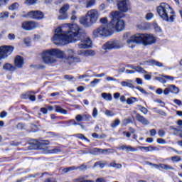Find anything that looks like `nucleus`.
I'll return each instance as SVG.
<instances>
[{"mask_svg":"<svg viewBox=\"0 0 182 182\" xmlns=\"http://www.w3.org/2000/svg\"><path fill=\"white\" fill-rule=\"evenodd\" d=\"M154 16V15L153 14V13H148L146 14L145 18L146 19V21H150V19H151V18H153Z\"/></svg>","mask_w":182,"mask_h":182,"instance_id":"obj_53","label":"nucleus"},{"mask_svg":"<svg viewBox=\"0 0 182 182\" xmlns=\"http://www.w3.org/2000/svg\"><path fill=\"white\" fill-rule=\"evenodd\" d=\"M136 119L137 122L144 124V126H147V124H150V121L146 119V117L141 116L140 114H136Z\"/></svg>","mask_w":182,"mask_h":182,"instance_id":"obj_21","label":"nucleus"},{"mask_svg":"<svg viewBox=\"0 0 182 182\" xmlns=\"http://www.w3.org/2000/svg\"><path fill=\"white\" fill-rule=\"evenodd\" d=\"M101 96L105 100H108L109 102H112V100H113V97L110 93L103 92L101 94Z\"/></svg>","mask_w":182,"mask_h":182,"instance_id":"obj_26","label":"nucleus"},{"mask_svg":"<svg viewBox=\"0 0 182 182\" xmlns=\"http://www.w3.org/2000/svg\"><path fill=\"white\" fill-rule=\"evenodd\" d=\"M128 68H130V69H133V70H134L135 72H138L139 73H147V72H146L144 69H143V68L140 66H134L133 65H128Z\"/></svg>","mask_w":182,"mask_h":182,"instance_id":"obj_25","label":"nucleus"},{"mask_svg":"<svg viewBox=\"0 0 182 182\" xmlns=\"http://www.w3.org/2000/svg\"><path fill=\"white\" fill-rule=\"evenodd\" d=\"M38 26L39 24L35 21H24L21 25L24 31H33V29H36Z\"/></svg>","mask_w":182,"mask_h":182,"instance_id":"obj_11","label":"nucleus"},{"mask_svg":"<svg viewBox=\"0 0 182 182\" xmlns=\"http://www.w3.org/2000/svg\"><path fill=\"white\" fill-rule=\"evenodd\" d=\"M75 120L77 122H83V117L80 114H77L76 117H75Z\"/></svg>","mask_w":182,"mask_h":182,"instance_id":"obj_57","label":"nucleus"},{"mask_svg":"<svg viewBox=\"0 0 182 182\" xmlns=\"http://www.w3.org/2000/svg\"><path fill=\"white\" fill-rule=\"evenodd\" d=\"M119 124H120V119H115V120L111 124V127H112V128L117 127V126H119Z\"/></svg>","mask_w":182,"mask_h":182,"instance_id":"obj_46","label":"nucleus"},{"mask_svg":"<svg viewBox=\"0 0 182 182\" xmlns=\"http://www.w3.org/2000/svg\"><path fill=\"white\" fill-rule=\"evenodd\" d=\"M157 12L162 19L167 18L168 12H171V7L168 4L161 3V5L157 7Z\"/></svg>","mask_w":182,"mask_h":182,"instance_id":"obj_8","label":"nucleus"},{"mask_svg":"<svg viewBox=\"0 0 182 182\" xmlns=\"http://www.w3.org/2000/svg\"><path fill=\"white\" fill-rule=\"evenodd\" d=\"M37 0H26L24 1V4L26 5H35V4H36Z\"/></svg>","mask_w":182,"mask_h":182,"instance_id":"obj_45","label":"nucleus"},{"mask_svg":"<svg viewBox=\"0 0 182 182\" xmlns=\"http://www.w3.org/2000/svg\"><path fill=\"white\" fill-rule=\"evenodd\" d=\"M137 102V98L134 97H129L127 100V105H133V103H136Z\"/></svg>","mask_w":182,"mask_h":182,"instance_id":"obj_33","label":"nucleus"},{"mask_svg":"<svg viewBox=\"0 0 182 182\" xmlns=\"http://www.w3.org/2000/svg\"><path fill=\"white\" fill-rule=\"evenodd\" d=\"M118 9L121 12H127L129 10V4L126 0H122L118 3Z\"/></svg>","mask_w":182,"mask_h":182,"instance_id":"obj_15","label":"nucleus"},{"mask_svg":"<svg viewBox=\"0 0 182 182\" xmlns=\"http://www.w3.org/2000/svg\"><path fill=\"white\" fill-rule=\"evenodd\" d=\"M155 79L156 80H159V82H161V83H167V81H166L164 78L161 77H156Z\"/></svg>","mask_w":182,"mask_h":182,"instance_id":"obj_56","label":"nucleus"},{"mask_svg":"<svg viewBox=\"0 0 182 182\" xmlns=\"http://www.w3.org/2000/svg\"><path fill=\"white\" fill-rule=\"evenodd\" d=\"M138 108L139 109L140 112L143 113L144 114H147L149 113V109H147L144 107H141V105H138Z\"/></svg>","mask_w":182,"mask_h":182,"instance_id":"obj_39","label":"nucleus"},{"mask_svg":"<svg viewBox=\"0 0 182 182\" xmlns=\"http://www.w3.org/2000/svg\"><path fill=\"white\" fill-rule=\"evenodd\" d=\"M138 29L140 31H144L147 29V23H141L137 26Z\"/></svg>","mask_w":182,"mask_h":182,"instance_id":"obj_34","label":"nucleus"},{"mask_svg":"<svg viewBox=\"0 0 182 182\" xmlns=\"http://www.w3.org/2000/svg\"><path fill=\"white\" fill-rule=\"evenodd\" d=\"M14 52V46H0V60L6 59L8 56L12 55Z\"/></svg>","mask_w":182,"mask_h":182,"instance_id":"obj_9","label":"nucleus"},{"mask_svg":"<svg viewBox=\"0 0 182 182\" xmlns=\"http://www.w3.org/2000/svg\"><path fill=\"white\" fill-rule=\"evenodd\" d=\"M80 23L85 26V28H89L94 25L92 22L89 19V17L86 16L80 18Z\"/></svg>","mask_w":182,"mask_h":182,"instance_id":"obj_19","label":"nucleus"},{"mask_svg":"<svg viewBox=\"0 0 182 182\" xmlns=\"http://www.w3.org/2000/svg\"><path fill=\"white\" fill-rule=\"evenodd\" d=\"M19 8V4L18 3H14L9 7V11H15L16 9H18Z\"/></svg>","mask_w":182,"mask_h":182,"instance_id":"obj_35","label":"nucleus"},{"mask_svg":"<svg viewBox=\"0 0 182 182\" xmlns=\"http://www.w3.org/2000/svg\"><path fill=\"white\" fill-rule=\"evenodd\" d=\"M100 79L95 78L92 81L90 82V85L92 87H95L100 82Z\"/></svg>","mask_w":182,"mask_h":182,"instance_id":"obj_44","label":"nucleus"},{"mask_svg":"<svg viewBox=\"0 0 182 182\" xmlns=\"http://www.w3.org/2000/svg\"><path fill=\"white\" fill-rule=\"evenodd\" d=\"M136 89H137V90H139L141 93H143L144 95H147V92L144 90V89L141 88V87H136Z\"/></svg>","mask_w":182,"mask_h":182,"instance_id":"obj_60","label":"nucleus"},{"mask_svg":"<svg viewBox=\"0 0 182 182\" xmlns=\"http://www.w3.org/2000/svg\"><path fill=\"white\" fill-rule=\"evenodd\" d=\"M69 8H70L69 4H64L63 6L59 11L60 14H67L68 11H69Z\"/></svg>","mask_w":182,"mask_h":182,"instance_id":"obj_29","label":"nucleus"},{"mask_svg":"<svg viewBox=\"0 0 182 182\" xmlns=\"http://www.w3.org/2000/svg\"><path fill=\"white\" fill-rule=\"evenodd\" d=\"M123 48V43L119 40H113L107 41L102 46L104 50H112L113 49H122Z\"/></svg>","mask_w":182,"mask_h":182,"instance_id":"obj_7","label":"nucleus"},{"mask_svg":"<svg viewBox=\"0 0 182 182\" xmlns=\"http://www.w3.org/2000/svg\"><path fill=\"white\" fill-rule=\"evenodd\" d=\"M78 168L76 166H71L68 168H65L63 171V173H69L70 171H73V170H77Z\"/></svg>","mask_w":182,"mask_h":182,"instance_id":"obj_38","label":"nucleus"},{"mask_svg":"<svg viewBox=\"0 0 182 182\" xmlns=\"http://www.w3.org/2000/svg\"><path fill=\"white\" fill-rule=\"evenodd\" d=\"M166 18H162L164 21H166V22H174L176 19V13L172 8H171V12L166 13Z\"/></svg>","mask_w":182,"mask_h":182,"instance_id":"obj_17","label":"nucleus"},{"mask_svg":"<svg viewBox=\"0 0 182 182\" xmlns=\"http://www.w3.org/2000/svg\"><path fill=\"white\" fill-rule=\"evenodd\" d=\"M27 16L31 18V19H38V21H41V19H43L44 14L41 11H32L27 14Z\"/></svg>","mask_w":182,"mask_h":182,"instance_id":"obj_14","label":"nucleus"},{"mask_svg":"<svg viewBox=\"0 0 182 182\" xmlns=\"http://www.w3.org/2000/svg\"><path fill=\"white\" fill-rule=\"evenodd\" d=\"M78 55H83L86 58H88L89 56H95V55H96V51L93 50H80L78 51Z\"/></svg>","mask_w":182,"mask_h":182,"instance_id":"obj_20","label":"nucleus"},{"mask_svg":"<svg viewBox=\"0 0 182 182\" xmlns=\"http://www.w3.org/2000/svg\"><path fill=\"white\" fill-rule=\"evenodd\" d=\"M109 18V29L111 31H116L117 32H122L124 29V21L120 18V13L119 11H113L110 13Z\"/></svg>","mask_w":182,"mask_h":182,"instance_id":"obj_3","label":"nucleus"},{"mask_svg":"<svg viewBox=\"0 0 182 182\" xmlns=\"http://www.w3.org/2000/svg\"><path fill=\"white\" fill-rule=\"evenodd\" d=\"M79 49H89L92 48V40L90 38L85 37L81 42L78 44Z\"/></svg>","mask_w":182,"mask_h":182,"instance_id":"obj_12","label":"nucleus"},{"mask_svg":"<svg viewBox=\"0 0 182 182\" xmlns=\"http://www.w3.org/2000/svg\"><path fill=\"white\" fill-rule=\"evenodd\" d=\"M75 55H76L75 50L68 49L65 53L63 51L62 56H59V58L66 59L70 63H79V62H80V58L75 56Z\"/></svg>","mask_w":182,"mask_h":182,"instance_id":"obj_6","label":"nucleus"},{"mask_svg":"<svg viewBox=\"0 0 182 182\" xmlns=\"http://www.w3.org/2000/svg\"><path fill=\"white\" fill-rule=\"evenodd\" d=\"M23 58L20 55H17L14 59V67L18 69L23 68L24 65Z\"/></svg>","mask_w":182,"mask_h":182,"instance_id":"obj_16","label":"nucleus"},{"mask_svg":"<svg viewBox=\"0 0 182 182\" xmlns=\"http://www.w3.org/2000/svg\"><path fill=\"white\" fill-rule=\"evenodd\" d=\"M60 151H62V150L55 148V149H53L50 150L49 153H50V154H58V153H60Z\"/></svg>","mask_w":182,"mask_h":182,"instance_id":"obj_51","label":"nucleus"},{"mask_svg":"<svg viewBox=\"0 0 182 182\" xmlns=\"http://www.w3.org/2000/svg\"><path fill=\"white\" fill-rule=\"evenodd\" d=\"M68 124H72L73 126H77L78 124L76 122V121H75V119H71L68 121Z\"/></svg>","mask_w":182,"mask_h":182,"instance_id":"obj_61","label":"nucleus"},{"mask_svg":"<svg viewBox=\"0 0 182 182\" xmlns=\"http://www.w3.org/2000/svg\"><path fill=\"white\" fill-rule=\"evenodd\" d=\"M121 85L123 87H129V89H136V87H134V85H133V84H132L129 81H122Z\"/></svg>","mask_w":182,"mask_h":182,"instance_id":"obj_27","label":"nucleus"},{"mask_svg":"<svg viewBox=\"0 0 182 182\" xmlns=\"http://www.w3.org/2000/svg\"><path fill=\"white\" fill-rule=\"evenodd\" d=\"M156 37L153 34L147 33H137L131 36L127 41V43L129 48L133 49L134 45L132 43H141L144 46H149L156 43Z\"/></svg>","mask_w":182,"mask_h":182,"instance_id":"obj_2","label":"nucleus"},{"mask_svg":"<svg viewBox=\"0 0 182 182\" xmlns=\"http://www.w3.org/2000/svg\"><path fill=\"white\" fill-rule=\"evenodd\" d=\"M9 0H0V8L2 6H5V5H8Z\"/></svg>","mask_w":182,"mask_h":182,"instance_id":"obj_50","label":"nucleus"},{"mask_svg":"<svg viewBox=\"0 0 182 182\" xmlns=\"http://www.w3.org/2000/svg\"><path fill=\"white\" fill-rule=\"evenodd\" d=\"M58 19L60 21H65V19H68V13H60Z\"/></svg>","mask_w":182,"mask_h":182,"instance_id":"obj_36","label":"nucleus"},{"mask_svg":"<svg viewBox=\"0 0 182 182\" xmlns=\"http://www.w3.org/2000/svg\"><path fill=\"white\" fill-rule=\"evenodd\" d=\"M91 154L97 156V154H101V149L94 148L91 150Z\"/></svg>","mask_w":182,"mask_h":182,"instance_id":"obj_37","label":"nucleus"},{"mask_svg":"<svg viewBox=\"0 0 182 182\" xmlns=\"http://www.w3.org/2000/svg\"><path fill=\"white\" fill-rule=\"evenodd\" d=\"M55 112H57L58 113H62L63 114H68V111H66L65 109H63V108L59 106H55Z\"/></svg>","mask_w":182,"mask_h":182,"instance_id":"obj_31","label":"nucleus"},{"mask_svg":"<svg viewBox=\"0 0 182 182\" xmlns=\"http://www.w3.org/2000/svg\"><path fill=\"white\" fill-rule=\"evenodd\" d=\"M92 35L95 38H99V36H110L112 35L110 24L100 26L93 31Z\"/></svg>","mask_w":182,"mask_h":182,"instance_id":"obj_5","label":"nucleus"},{"mask_svg":"<svg viewBox=\"0 0 182 182\" xmlns=\"http://www.w3.org/2000/svg\"><path fill=\"white\" fill-rule=\"evenodd\" d=\"M3 69L4 70H8L9 72H15L16 67L12 65L11 63H6L3 65Z\"/></svg>","mask_w":182,"mask_h":182,"instance_id":"obj_24","label":"nucleus"},{"mask_svg":"<svg viewBox=\"0 0 182 182\" xmlns=\"http://www.w3.org/2000/svg\"><path fill=\"white\" fill-rule=\"evenodd\" d=\"M97 114H99V111L97 110V108L94 107L93 111H92V117H94V119H96L97 117Z\"/></svg>","mask_w":182,"mask_h":182,"instance_id":"obj_48","label":"nucleus"},{"mask_svg":"<svg viewBox=\"0 0 182 182\" xmlns=\"http://www.w3.org/2000/svg\"><path fill=\"white\" fill-rule=\"evenodd\" d=\"M171 161L178 163L179 161H181V158L179 156H174L171 157Z\"/></svg>","mask_w":182,"mask_h":182,"instance_id":"obj_40","label":"nucleus"},{"mask_svg":"<svg viewBox=\"0 0 182 182\" xmlns=\"http://www.w3.org/2000/svg\"><path fill=\"white\" fill-rule=\"evenodd\" d=\"M62 55H63V51L53 48L44 50L41 53V58L43 62L47 65H50L52 63H55V62H56V58H59V56H62Z\"/></svg>","mask_w":182,"mask_h":182,"instance_id":"obj_4","label":"nucleus"},{"mask_svg":"<svg viewBox=\"0 0 182 182\" xmlns=\"http://www.w3.org/2000/svg\"><path fill=\"white\" fill-rule=\"evenodd\" d=\"M86 16L95 24L97 22V19H99V11L97 9H91L87 11Z\"/></svg>","mask_w":182,"mask_h":182,"instance_id":"obj_10","label":"nucleus"},{"mask_svg":"<svg viewBox=\"0 0 182 182\" xmlns=\"http://www.w3.org/2000/svg\"><path fill=\"white\" fill-rule=\"evenodd\" d=\"M105 114L106 116L113 117L114 116V112L107 109L105 111Z\"/></svg>","mask_w":182,"mask_h":182,"instance_id":"obj_55","label":"nucleus"},{"mask_svg":"<svg viewBox=\"0 0 182 182\" xmlns=\"http://www.w3.org/2000/svg\"><path fill=\"white\" fill-rule=\"evenodd\" d=\"M8 38L10 41H14L15 39V34L14 33H9L8 35Z\"/></svg>","mask_w":182,"mask_h":182,"instance_id":"obj_63","label":"nucleus"},{"mask_svg":"<svg viewBox=\"0 0 182 182\" xmlns=\"http://www.w3.org/2000/svg\"><path fill=\"white\" fill-rule=\"evenodd\" d=\"M100 22L101 23H102V26H106L109 25V24H107L108 21H107V17L101 18L100 20Z\"/></svg>","mask_w":182,"mask_h":182,"instance_id":"obj_42","label":"nucleus"},{"mask_svg":"<svg viewBox=\"0 0 182 182\" xmlns=\"http://www.w3.org/2000/svg\"><path fill=\"white\" fill-rule=\"evenodd\" d=\"M44 182H57L56 179L53 178H50L47 180H46Z\"/></svg>","mask_w":182,"mask_h":182,"instance_id":"obj_64","label":"nucleus"},{"mask_svg":"<svg viewBox=\"0 0 182 182\" xmlns=\"http://www.w3.org/2000/svg\"><path fill=\"white\" fill-rule=\"evenodd\" d=\"M106 166V163H103L102 161H97L95 164V167H100V168H103Z\"/></svg>","mask_w":182,"mask_h":182,"instance_id":"obj_41","label":"nucleus"},{"mask_svg":"<svg viewBox=\"0 0 182 182\" xmlns=\"http://www.w3.org/2000/svg\"><path fill=\"white\" fill-rule=\"evenodd\" d=\"M64 79H65L66 80H73V82H76V78H75V77L72 76V75H64Z\"/></svg>","mask_w":182,"mask_h":182,"instance_id":"obj_43","label":"nucleus"},{"mask_svg":"<svg viewBox=\"0 0 182 182\" xmlns=\"http://www.w3.org/2000/svg\"><path fill=\"white\" fill-rule=\"evenodd\" d=\"M96 5V0H87L85 3L86 8H92Z\"/></svg>","mask_w":182,"mask_h":182,"instance_id":"obj_28","label":"nucleus"},{"mask_svg":"<svg viewBox=\"0 0 182 182\" xmlns=\"http://www.w3.org/2000/svg\"><path fill=\"white\" fill-rule=\"evenodd\" d=\"M82 38V29L77 24L65 23L55 30L53 42L55 45L65 46L77 42Z\"/></svg>","mask_w":182,"mask_h":182,"instance_id":"obj_1","label":"nucleus"},{"mask_svg":"<svg viewBox=\"0 0 182 182\" xmlns=\"http://www.w3.org/2000/svg\"><path fill=\"white\" fill-rule=\"evenodd\" d=\"M75 137L77 139H80V140H85V141L90 143V140H89L87 138H86V136H85V135H83L82 134H76Z\"/></svg>","mask_w":182,"mask_h":182,"instance_id":"obj_32","label":"nucleus"},{"mask_svg":"<svg viewBox=\"0 0 182 182\" xmlns=\"http://www.w3.org/2000/svg\"><path fill=\"white\" fill-rule=\"evenodd\" d=\"M105 73H101V74H96V73H94L93 74V77H105Z\"/></svg>","mask_w":182,"mask_h":182,"instance_id":"obj_59","label":"nucleus"},{"mask_svg":"<svg viewBox=\"0 0 182 182\" xmlns=\"http://www.w3.org/2000/svg\"><path fill=\"white\" fill-rule=\"evenodd\" d=\"M149 63L151 64V65H154V66H157L158 68H163V63L157 61V60H149Z\"/></svg>","mask_w":182,"mask_h":182,"instance_id":"obj_30","label":"nucleus"},{"mask_svg":"<svg viewBox=\"0 0 182 182\" xmlns=\"http://www.w3.org/2000/svg\"><path fill=\"white\" fill-rule=\"evenodd\" d=\"M87 175L81 176L74 179L73 182H95L94 181L92 180H87Z\"/></svg>","mask_w":182,"mask_h":182,"instance_id":"obj_23","label":"nucleus"},{"mask_svg":"<svg viewBox=\"0 0 182 182\" xmlns=\"http://www.w3.org/2000/svg\"><path fill=\"white\" fill-rule=\"evenodd\" d=\"M170 93L178 95V93H180V89H178V87L174 85H168V87L164 90V94L167 96L170 95Z\"/></svg>","mask_w":182,"mask_h":182,"instance_id":"obj_13","label":"nucleus"},{"mask_svg":"<svg viewBox=\"0 0 182 182\" xmlns=\"http://www.w3.org/2000/svg\"><path fill=\"white\" fill-rule=\"evenodd\" d=\"M149 165L153 166L154 167H155V168H159V167H160L163 170H173V171H176V168H173V166L164 164H159L158 165L156 164L149 163Z\"/></svg>","mask_w":182,"mask_h":182,"instance_id":"obj_18","label":"nucleus"},{"mask_svg":"<svg viewBox=\"0 0 182 182\" xmlns=\"http://www.w3.org/2000/svg\"><path fill=\"white\" fill-rule=\"evenodd\" d=\"M119 150H126V151H137V149L132 146H129V145H122L120 146L119 147H118Z\"/></svg>","mask_w":182,"mask_h":182,"instance_id":"obj_22","label":"nucleus"},{"mask_svg":"<svg viewBox=\"0 0 182 182\" xmlns=\"http://www.w3.org/2000/svg\"><path fill=\"white\" fill-rule=\"evenodd\" d=\"M156 113H158V114H161V116H167V113H166L164 111L161 109H157L155 111Z\"/></svg>","mask_w":182,"mask_h":182,"instance_id":"obj_49","label":"nucleus"},{"mask_svg":"<svg viewBox=\"0 0 182 182\" xmlns=\"http://www.w3.org/2000/svg\"><path fill=\"white\" fill-rule=\"evenodd\" d=\"M9 16V13L8 11H5L0 14L1 18H8Z\"/></svg>","mask_w":182,"mask_h":182,"instance_id":"obj_54","label":"nucleus"},{"mask_svg":"<svg viewBox=\"0 0 182 182\" xmlns=\"http://www.w3.org/2000/svg\"><path fill=\"white\" fill-rule=\"evenodd\" d=\"M156 134H157V131H156L155 129H152L150 130V135L152 136H156Z\"/></svg>","mask_w":182,"mask_h":182,"instance_id":"obj_62","label":"nucleus"},{"mask_svg":"<svg viewBox=\"0 0 182 182\" xmlns=\"http://www.w3.org/2000/svg\"><path fill=\"white\" fill-rule=\"evenodd\" d=\"M107 153H114V151H112L111 149H102L101 154H106Z\"/></svg>","mask_w":182,"mask_h":182,"instance_id":"obj_47","label":"nucleus"},{"mask_svg":"<svg viewBox=\"0 0 182 182\" xmlns=\"http://www.w3.org/2000/svg\"><path fill=\"white\" fill-rule=\"evenodd\" d=\"M158 134L159 137H164L166 136V132H164L163 129H159Z\"/></svg>","mask_w":182,"mask_h":182,"instance_id":"obj_52","label":"nucleus"},{"mask_svg":"<svg viewBox=\"0 0 182 182\" xmlns=\"http://www.w3.org/2000/svg\"><path fill=\"white\" fill-rule=\"evenodd\" d=\"M25 127V124H23V123L20 122L17 124V129L18 130H23Z\"/></svg>","mask_w":182,"mask_h":182,"instance_id":"obj_58","label":"nucleus"}]
</instances>
